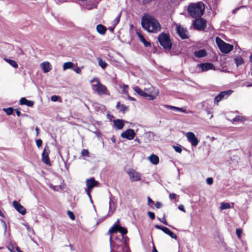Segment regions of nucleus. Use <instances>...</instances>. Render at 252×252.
I'll list each match as a JSON object with an SVG mask.
<instances>
[{
	"mask_svg": "<svg viewBox=\"0 0 252 252\" xmlns=\"http://www.w3.org/2000/svg\"><path fill=\"white\" fill-rule=\"evenodd\" d=\"M142 28L149 32L157 33L159 32L161 27L158 21L154 16L149 14H145L141 19Z\"/></svg>",
	"mask_w": 252,
	"mask_h": 252,
	"instance_id": "1",
	"label": "nucleus"
},
{
	"mask_svg": "<svg viewBox=\"0 0 252 252\" xmlns=\"http://www.w3.org/2000/svg\"><path fill=\"white\" fill-rule=\"evenodd\" d=\"M205 6L202 2L195 3H190L188 8V10L190 16L193 18L201 17L204 10Z\"/></svg>",
	"mask_w": 252,
	"mask_h": 252,
	"instance_id": "2",
	"label": "nucleus"
},
{
	"mask_svg": "<svg viewBox=\"0 0 252 252\" xmlns=\"http://www.w3.org/2000/svg\"><path fill=\"white\" fill-rule=\"evenodd\" d=\"M90 82L92 84V90L99 95L107 94L108 90L106 87L102 85L98 78H94Z\"/></svg>",
	"mask_w": 252,
	"mask_h": 252,
	"instance_id": "3",
	"label": "nucleus"
},
{
	"mask_svg": "<svg viewBox=\"0 0 252 252\" xmlns=\"http://www.w3.org/2000/svg\"><path fill=\"white\" fill-rule=\"evenodd\" d=\"M158 40L160 44L165 49L170 50L172 47V43L171 42L169 34L164 32L160 33L158 37Z\"/></svg>",
	"mask_w": 252,
	"mask_h": 252,
	"instance_id": "4",
	"label": "nucleus"
},
{
	"mask_svg": "<svg viewBox=\"0 0 252 252\" xmlns=\"http://www.w3.org/2000/svg\"><path fill=\"white\" fill-rule=\"evenodd\" d=\"M216 42L220 50L223 53L227 54L233 49V46L232 45L224 42L219 37H216Z\"/></svg>",
	"mask_w": 252,
	"mask_h": 252,
	"instance_id": "5",
	"label": "nucleus"
},
{
	"mask_svg": "<svg viewBox=\"0 0 252 252\" xmlns=\"http://www.w3.org/2000/svg\"><path fill=\"white\" fill-rule=\"evenodd\" d=\"M119 222V220H117L115 224L112 226L110 229H109L108 234L110 236L112 235V234L115 233L117 232H120L122 235H125L127 233V229L123 226H121L118 224Z\"/></svg>",
	"mask_w": 252,
	"mask_h": 252,
	"instance_id": "6",
	"label": "nucleus"
},
{
	"mask_svg": "<svg viewBox=\"0 0 252 252\" xmlns=\"http://www.w3.org/2000/svg\"><path fill=\"white\" fill-rule=\"evenodd\" d=\"M232 90H227L219 93L214 98V104L218 105L221 100L226 99L232 93Z\"/></svg>",
	"mask_w": 252,
	"mask_h": 252,
	"instance_id": "7",
	"label": "nucleus"
},
{
	"mask_svg": "<svg viewBox=\"0 0 252 252\" xmlns=\"http://www.w3.org/2000/svg\"><path fill=\"white\" fill-rule=\"evenodd\" d=\"M109 241L110 244V246L111 249L115 248L116 252H128L129 250L127 247L126 245H125V247L124 248L121 245H119L118 244H113L112 243V236L111 235L109 238Z\"/></svg>",
	"mask_w": 252,
	"mask_h": 252,
	"instance_id": "8",
	"label": "nucleus"
},
{
	"mask_svg": "<svg viewBox=\"0 0 252 252\" xmlns=\"http://www.w3.org/2000/svg\"><path fill=\"white\" fill-rule=\"evenodd\" d=\"M98 183L95 181L94 179V178H92L90 179H87L86 180V185L87 186V189H86V192L89 196V197L91 198V201L92 202L93 201L91 199V191L92 190V189L95 187L97 186Z\"/></svg>",
	"mask_w": 252,
	"mask_h": 252,
	"instance_id": "9",
	"label": "nucleus"
},
{
	"mask_svg": "<svg viewBox=\"0 0 252 252\" xmlns=\"http://www.w3.org/2000/svg\"><path fill=\"white\" fill-rule=\"evenodd\" d=\"M194 28L198 30H203L206 27V21L204 19L199 18L193 21Z\"/></svg>",
	"mask_w": 252,
	"mask_h": 252,
	"instance_id": "10",
	"label": "nucleus"
},
{
	"mask_svg": "<svg viewBox=\"0 0 252 252\" xmlns=\"http://www.w3.org/2000/svg\"><path fill=\"white\" fill-rule=\"evenodd\" d=\"M127 173L128 174L130 180L131 182L138 181L141 179V174L134 169H128Z\"/></svg>",
	"mask_w": 252,
	"mask_h": 252,
	"instance_id": "11",
	"label": "nucleus"
},
{
	"mask_svg": "<svg viewBox=\"0 0 252 252\" xmlns=\"http://www.w3.org/2000/svg\"><path fill=\"white\" fill-rule=\"evenodd\" d=\"M136 133L132 129H127L122 132L121 134V137L122 138H125L129 140L133 139Z\"/></svg>",
	"mask_w": 252,
	"mask_h": 252,
	"instance_id": "12",
	"label": "nucleus"
},
{
	"mask_svg": "<svg viewBox=\"0 0 252 252\" xmlns=\"http://www.w3.org/2000/svg\"><path fill=\"white\" fill-rule=\"evenodd\" d=\"M50 152L49 147L46 146L42 153V161L47 165H51V162L49 158Z\"/></svg>",
	"mask_w": 252,
	"mask_h": 252,
	"instance_id": "13",
	"label": "nucleus"
},
{
	"mask_svg": "<svg viewBox=\"0 0 252 252\" xmlns=\"http://www.w3.org/2000/svg\"><path fill=\"white\" fill-rule=\"evenodd\" d=\"M188 140L191 143L193 146H196L198 143V140L195 137V134L192 132H188L186 134Z\"/></svg>",
	"mask_w": 252,
	"mask_h": 252,
	"instance_id": "14",
	"label": "nucleus"
},
{
	"mask_svg": "<svg viewBox=\"0 0 252 252\" xmlns=\"http://www.w3.org/2000/svg\"><path fill=\"white\" fill-rule=\"evenodd\" d=\"M197 66L201 70V71H206L209 70L215 69L214 65L209 63L198 64Z\"/></svg>",
	"mask_w": 252,
	"mask_h": 252,
	"instance_id": "15",
	"label": "nucleus"
},
{
	"mask_svg": "<svg viewBox=\"0 0 252 252\" xmlns=\"http://www.w3.org/2000/svg\"><path fill=\"white\" fill-rule=\"evenodd\" d=\"M12 204L14 208L21 215H24L26 213V208L18 201H14Z\"/></svg>",
	"mask_w": 252,
	"mask_h": 252,
	"instance_id": "16",
	"label": "nucleus"
},
{
	"mask_svg": "<svg viewBox=\"0 0 252 252\" xmlns=\"http://www.w3.org/2000/svg\"><path fill=\"white\" fill-rule=\"evenodd\" d=\"M177 31L179 35L182 39H186L188 38V32L186 29H184L180 26H177Z\"/></svg>",
	"mask_w": 252,
	"mask_h": 252,
	"instance_id": "17",
	"label": "nucleus"
},
{
	"mask_svg": "<svg viewBox=\"0 0 252 252\" xmlns=\"http://www.w3.org/2000/svg\"><path fill=\"white\" fill-rule=\"evenodd\" d=\"M41 67L44 73H47L52 69V65L48 62H44L40 64Z\"/></svg>",
	"mask_w": 252,
	"mask_h": 252,
	"instance_id": "18",
	"label": "nucleus"
},
{
	"mask_svg": "<svg viewBox=\"0 0 252 252\" xmlns=\"http://www.w3.org/2000/svg\"><path fill=\"white\" fill-rule=\"evenodd\" d=\"M115 126L118 129H122L124 126V121L120 119H117L114 121Z\"/></svg>",
	"mask_w": 252,
	"mask_h": 252,
	"instance_id": "19",
	"label": "nucleus"
},
{
	"mask_svg": "<svg viewBox=\"0 0 252 252\" xmlns=\"http://www.w3.org/2000/svg\"><path fill=\"white\" fill-rule=\"evenodd\" d=\"M19 103L21 105H26L30 107L32 106L34 104L33 101L29 100L25 97L21 98L20 100Z\"/></svg>",
	"mask_w": 252,
	"mask_h": 252,
	"instance_id": "20",
	"label": "nucleus"
},
{
	"mask_svg": "<svg viewBox=\"0 0 252 252\" xmlns=\"http://www.w3.org/2000/svg\"><path fill=\"white\" fill-rule=\"evenodd\" d=\"M148 159L152 163L155 165H157L159 163V158L156 155H151L149 157Z\"/></svg>",
	"mask_w": 252,
	"mask_h": 252,
	"instance_id": "21",
	"label": "nucleus"
},
{
	"mask_svg": "<svg viewBox=\"0 0 252 252\" xmlns=\"http://www.w3.org/2000/svg\"><path fill=\"white\" fill-rule=\"evenodd\" d=\"M136 34L140 41L144 44L145 46L148 47L151 45V43L146 40L144 37L142 35L140 32H136Z\"/></svg>",
	"mask_w": 252,
	"mask_h": 252,
	"instance_id": "22",
	"label": "nucleus"
},
{
	"mask_svg": "<svg viewBox=\"0 0 252 252\" xmlns=\"http://www.w3.org/2000/svg\"><path fill=\"white\" fill-rule=\"evenodd\" d=\"M107 29L102 25L99 24L96 26V31L100 34L103 35L105 33Z\"/></svg>",
	"mask_w": 252,
	"mask_h": 252,
	"instance_id": "23",
	"label": "nucleus"
},
{
	"mask_svg": "<svg viewBox=\"0 0 252 252\" xmlns=\"http://www.w3.org/2000/svg\"><path fill=\"white\" fill-rule=\"evenodd\" d=\"M133 90L135 92H136L138 94L141 96L146 97L148 95V94L146 93L145 91H142L139 87L138 86H135L133 88Z\"/></svg>",
	"mask_w": 252,
	"mask_h": 252,
	"instance_id": "24",
	"label": "nucleus"
},
{
	"mask_svg": "<svg viewBox=\"0 0 252 252\" xmlns=\"http://www.w3.org/2000/svg\"><path fill=\"white\" fill-rule=\"evenodd\" d=\"M117 109H120L121 111L124 113L126 111L128 110V107L120 103V102H118L116 105Z\"/></svg>",
	"mask_w": 252,
	"mask_h": 252,
	"instance_id": "25",
	"label": "nucleus"
},
{
	"mask_svg": "<svg viewBox=\"0 0 252 252\" xmlns=\"http://www.w3.org/2000/svg\"><path fill=\"white\" fill-rule=\"evenodd\" d=\"M195 57L198 58H202L205 57L206 55V52L205 50H200L198 51H196L194 53Z\"/></svg>",
	"mask_w": 252,
	"mask_h": 252,
	"instance_id": "26",
	"label": "nucleus"
},
{
	"mask_svg": "<svg viewBox=\"0 0 252 252\" xmlns=\"http://www.w3.org/2000/svg\"><path fill=\"white\" fill-rule=\"evenodd\" d=\"M231 207L230 204L228 202H221L220 203V209L221 210L229 209Z\"/></svg>",
	"mask_w": 252,
	"mask_h": 252,
	"instance_id": "27",
	"label": "nucleus"
},
{
	"mask_svg": "<svg viewBox=\"0 0 252 252\" xmlns=\"http://www.w3.org/2000/svg\"><path fill=\"white\" fill-rule=\"evenodd\" d=\"M159 92L158 90L156 91L152 94H148L146 97H148L149 100H154L158 94Z\"/></svg>",
	"mask_w": 252,
	"mask_h": 252,
	"instance_id": "28",
	"label": "nucleus"
},
{
	"mask_svg": "<svg viewBox=\"0 0 252 252\" xmlns=\"http://www.w3.org/2000/svg\"><path fill=\"white\" fill-rule=\"evenodd\" d=\"M73 67V63L72 62H66L63 65V69L65 70L67 69H71Z\"/></svg>",
	"mask_w": 252,
	"mask_h": 252,
	"instance_id": "29",
	"label": "nucleus"
},
{
	"mask_svg": "<svg viewBox=\"0 0 252 252\" xmlns=\"http://www.w3.org/2000/svg\"><path fill=\"white\" fill-rule=\"evenodd\" d=\"M5 60L13 67L16 68L18 67V64L15 61L7 59H5Z\"/></svg>",
	"mask_w": 252,
	"mask_h": 252,
	"instance_id": "30",
	"label": "nucleus"
},
{
	"mask_svg": "<svg viewBox=\"0 0 252 252\" xmlns=\"http://www.w3.org/2000/svg\"><path fill=\"white\" fill-rule=\"evenodd\" d=\"M97 60L99 65L101 66L103 69H104L107 66V63L103 61L100 58H98Z\"/></svg>",
	"mask_w": 252,
	"mask_h": 252,
	"instance_id": "31",
	"label": "nucleus"
},
{
	"mask_svg": "<svg viewBox=\"0 0 252 252\" xmlns=\"http://www.w3.org/2000/svg\"><path fill=\"white\" fill-rule=\"evenodd\" d=\"M234 61L237 66L244 63V60L241 57L235 58L234 59Z\"/></svg>",
	"mask_w": 252,
	"mask_h": 252,
	"instance_id": "32",
	"label": "nucleus"
},
{
	"mask_svg": "<svg viewBox=\"0 0 252 252\" xmlns=\"http://www.w3.org/2000/svg\"><path fill=\"white\" fill-rule=\"evenodd\" d=\"M245 120V119L244 117L240 116H237L233 119L232 123L235 124V122H243Z\"/></svg>",
	"mask_w": 252,
	"mask_h": 252,
	"instance_id": "33",
	"label": "nucleus"
},
{
	"mask_svg": "<svg viewBox=\"0 0 252 252\" xmlns=\"http://www.w3.org/2000/svg\"><path fill=\"white\" fill-rule=\"evenodd\" d=\"M120 87L122 89V93L123 94H126L128 93V87L127 85L125 84H123L120 86Z\"/></svg>",
	"mask_w": 252,
	"mask_h": 252,
	"instance_id": "34",
	"label": "nucleus"
},
{
	"mask_svg": "<svg viewBox=\"0 0 252 252\" xmlns=\"http://www.w3.org/2000/svg\"><path fill=\"white\" fill-rule=\"evenodd\" d=\"M13 110L14 109L11 107L3 109V111L8 115H11L13 112Z\"/></svg>",
	"mask_w": 252,
	"mask_h": 252,
	"instance_id": "35",
	"label": "nucleus"
},
{
	"mask_svg": "<svg viewBox=\"0 0 252 252\" xmlns=\"http://www.w3.org/2000/svg\"><path fill=\"white\" fill-rule=\"evenodd\" d=\"M172 110L178 111L181 112H184V113H185L186 111L185 108H183V107L180 108V107H177L175 106H173Z\"/></svg>",
	"mask_w": 252,
	"mask_h": 252,
	"instance_id": "36",
	"label": "nucleus"
},
{
	"mask_svg": "<svg viewBox=\"0 0 252 252\" xmlns=\"http://www.w3.org/2000/svg\"><path fill=\"white\" fill-rule=\"evenodd\" d=\"M156 90H154V88L153 87H151V88H148V89H146L145 90V91H146V93H147L148 94H153V93Z\"/></svg>",
	"mask_w": 252,
	"mask_h": 252,
	"instance_id": "37",
	"label": "nucleus"
},
{
	"mask_svg": "<svg viewBox=\"0 0 252 252\" xmlns=\"http://www.w3.org/2000/svg\"><path fill=\"white\" fill-rule=\"evenodd\" d=\"M67 215L71 220H74L75 216L72 212H71L70 211H68Z\"/></svg>",
	"mask_w": 252,
	"mask_h": 252,
	"instance_id": "38",
	"label": "nucleus"
},
{
	"mask_svg": "<svg viewBox=\"0 0 252 252\" xmlns=\"http://www.w3.org/2000/svg\"><path fill=\"white\" fill-rule=\"evenodd\" d=\"M158 220L160 222H162L164 224H165L166 225H168V223L167 222V221L165 220V217L164 214L163 215V217L162 218H158Z\"/></svg>",
	"mask_w": 252,
	"mask_h": 252,
	"instance_id": "39",
	"label": "nucleus"
},
{
	"mask_svg": "<svg viewBox=\"0 0 252 252\" xmlns=\"http://www.w3.org/2000/svg\"><path fill=\"white\" fill-rule=\"evenodd\" d=\"M173 147L175 151L179 153H181L182 151V148L179 146H173Z\"/></svg>",
	"mask_w": 252,
	"mask_h": 252,
	"instance_id": "40",
	"label": "nucleus"
},
{
	"mask_svg": "<svg viewBox=\"0 0 252 252\" xmlns=\"http://www.w3.org/2000/svg\"><path fill=\"white\" fill-rule=\"evenodd\" d=\"M0 221L4 227V234H5L7 230V225L6 224V222L3 220H0Z\"/></svg>",
	"mask_w": 252,
	"mask_h": 252,
	"instance_id": "41",
	"label": "nucleus"
},
{
	"mask_svg": "<svg viewBox=\"0 0 252 252\" xmlns=\"http://www.w3.org/2000/svg\"><path fill=\"white\" fill-rule=\"evenodd\" d=\"M89 154V151L87 149H83L81 152V154L83 156H88Z\"/></svg>",
	"mask_w": 252,
	"mask_h": 252,
	"instance_id": "42",
	"label": "nucleus"
},
{
	"mask_svg": "<svg viewBox=\"0 0 252 252\" xmlns=\"http://www.w3.org/2000/svg\"><path fill=\"white\" fill-rule=\"evenodd\" d=\"M120 17L121 14L120 13L114 21L115 25H116L119 22Z\"/></svg>",
	"mask_w": 252,
	"mask_h": 252,
	"instance_id": "43",
	"label": "nucleus"
},
{
	"mask_svg": "<svg viewBox=\"0 0 252 252\" xmlns=\"http://www.w3.org/2000/svg\"><path fill=\"white\" fill-rule=\"evenodd\" d=\"M59 96L56 95H52L51 97V100L53 102H56L59 99Z\"/></svg>",
	"mask_w": 252,
	"mask_h": 252,
	"instance_id": "44",
	"label": "nucleus"
},
{
	"mask_svg": "<svg viewBox=\"0 0 252 252\" xmlns=\"http://www.w3.org/2000/svg\"><path fill=\"white\" fill-rule=\"evenodd\" d=\"M148 215L152 220H154L155 218V214L152 212H148Z\"/></svg>",
	"mask_w": 252,
	"mask_h": 252,
	"instance_id": "45",
	"label": "nucleus"
},
{
	"mask_svg": "<svg viewBox=\"0 0 252 252\" xmlns=\"http://www.w3.org/2000/svg\"><path fill=\"white\" fill-rule=\"evenodd\" d=\"M236 233L238 237L240 238L241 237V234L242 233V231L240 229H237L236 230Z\"/></svg>",
	"mask_w": 252,
	"mask_h": 252,
	"instance_id": "46",
	"label": "nucleus"
},
{
	"mask_svg": "<svg viewBox=\"0 0 252 252\" xmlns=\"http://www.w3.org/2000/svg\"><path fill=\"white\" fill-rule=\"evenodd\" d=\"M206 182L208 185H212L213 183V178L211 177L208 178L206 179Z\"/></svg>",
	"mask_w": 252,
	"mask_h": 252,
	"instance_id": "47",
	"label": "nucleus"
},
{
	"mask_svg": "<svg viewBox=\"0 0 252 252\" xmlns=\"http://www.w3.org/2000/svg\"><path fill=\"white\" fill-rule=\"evenodd\" d=\"M36 144L38 148H40L42 144V141L41 139H38L36 141Z\"/></svg>",
	"mask_w": 252,
	"mask_h": 252,
	"instance_id": "48",
	"label": "nucleus"
},
{
	"mask_svg": "<svg viewBox=\"0 0 252 252\" xmlns=\"http://www.w3.org/2000/svg\"><path fill=\"white\" fill-rule=\"evenodd\" d=\"M162 231L167 234H169L171 231L167 227H164Z\"/></svg>",
	"mask_w": 252,
	"mask_h": 252,
	"instance_id": "49",
	"label": "nucleus"
},
{
	"mask_svg": "<svg viewBox=\"0 0 252 252\" xmlns=\"http://www.w3.org/2000/svg\"><path fill=\"white\" fill-rule=\"evenodd\" d=\"M168 235H169L172 238H173V239H177V236L175 234H174L173 232H172V231H171L169 234H168Z\"/></svg>",
	"mask_w": 252,
	"mask_h": 252,
	"instance_id": "50",
	"label": "nucleus"
},
{
	"mask_svg": "<svg viewBox=\"0 0 252 252\" xmlns=\"http://www.w3.org/2000/svg\"><path fill=\"white\" fill-rule=\"evenodd\" d=\"M177 195L176 194L174 193H170L169 194V198L171 199V200H172L173 199H175L176 198Z\"/></svg>",
	"mask_w": 252,
	"mask_h": 252,
	"instance_id": "51",
	"label": "nucleus"
},
{
	"mask_svg": "<svg viewBox=\"0 0 252 252\" xmlns=\"http://www.w3.org/2000/svg\"><path fill=\"white\" fill-rule=\"evenodd\" d=\"M50 188L51 189H52L54 190H58L59 187H58V186H53L52 185H50Z\"/></svg>",
	"mask_w": 252,
	"mask_h": 252,
	"instance_id": "52",
	"label": "nucleus"
},
{
	"mask_svg": "<svg viewBox=\"0 0 252 252\" xmlns=\"http://www.w3.org/2000/svg\"><path fill=\"white\" fill-rule=\"evenodd\" d=\"M74 71L77 73H80L81 72V68L80 67H78L77 68H75L74 69Z\"/></svg>",
	"mask_w": 252,
	"mask_h": 252,
	"instance_id": "53",
	"label": "nucleus"
},
{
	"mask_svg": "<svg viewBox=\"0 0 252 252\" xmlns=\"http://www.w3.org/2000/svg\"><path fill=\"white\" fill-rule=\"evenodd\" d=\"M154 202L150 198V197H148V204L149 206H151V204H154Z\"/></svg>",
	"mask_w": 252,
	"mask_h": 252,
	"instance_id": "54",
	"label": "nucleus"
},
{
	"mask_svg": "<svg viewBox=\"0 0 252 252\" xmlns=\"http://www.w3.org/2000/svg\"><path fill=\"white\" fill-rule=\"evenodd\" d=\"M162 204L160 202H157L155 204V206L157 208H159L161 207Z\"/></svg>",
	"mask_w": 252,
	"mask_h": 252,
	"instance_id": "55",
	"label": "nucleus"
},
{
	"mask_svg": "<svg viewBox=\"0 0 252 252\" xmlns=\"http://www.w3.org/2000/svg\"><path fill=\"white\" fill-rule=\"evenodd\" d=\"M178 208L180 210L183 211L184 212H185V210L184 209V207L183 205H180L178 207Z\"/></svg>",
	"mask_w": 252,
	"mask_h": 252,
	"instance_id": "56",
	"label": "nucleus"
},
{
	"mask_svg": "<svg viewBox=\"0 0 252 252\" xmlns=\"http://www.w3.org/2000/svg\"><path fill=\"white\" fill-rule=\"evenodd\" d=\"M164 226H160V225H155V227L158 229H160V230H161L162 231L163 228H164Z\"/></svg>",
	"mask_w": 252,
	"mask_h": 252,
	"instance_id": "57",
	"label": "nucleus"
},
{
	"mask_svg": "<svg viewBox=\"0 0 252 252\" xmlns=\"http://www.w3.org/2000/svg\"><path fill=\"white\" fill-rule=\"evenodd\" d=\"M24 225L26 227L27 230L29 231H31L32 230L31 228L28 225V224H24Z\"/></svg>",
	"mask_w": 252,
	"mask_h": 252,
	"instance_id": "58",
	"label": "nucleus"
},
{
	"mask_svg": "<svg viewBox=\"0 0 252 252\" xmlns=\"http://www.w3.org/2000/svg\"><path fill=\"white\" fill-rule=\"evenodd\" d=\"M16 113L18 116H20L21 115V112L19 110L16 109Z\"/></svg>",
	"mask_w": 252,
	"mask_h": 252,
	"instance_id": "59",
	"label": "nucleus"
},
{
	"mask_svg": "<svg viewBox=\"0 0 252 252\" xmlns=\"http://www.w3.org/2000/svg\"><path fill=\"white\" fill-rule=\"evenodd\" d=\"M164 107L172 110L173 106L169 105H164Z\"/></svg>",
	"mask_w": 252,
	"mask_h": 252,
	"instance_id": "60",
	"label": "nucleus"
},
{
	"mask_svg": "<svg viewBox=\"0 0 252 252\" xmlns=\"http://www.w3.org/2000/svg\"><path fill=\"white\" fill-rule=\"evenodd\" d=\"M128 99L130 100H132V101H134L135 99L134 98L130 96H128Z\"/></svg>",
	"mask_w": 252,
	"mask_h": 252,
	"instance_id": "61",
	"label": "nucleus"
},
{
	"mask_svg": "<svg viewBox=\"0 0 252 252\" xmlns=\"http://www.w3.org/2000/svg\"><path fill=\"white\" fill-rule=\"evenodd\" d=\"M35 130H36V136H38V134H39V128L36 127L35 128Z\"/></svg>",
	"mask_w": 252,
	"mask_h": 252,
	"instance_id": "62",
	"label": "nucleus"
},
{
	"mask_svg": "<svg viewBox=\"0 0 252 252\" xmlns=\"http://www.w3.org/2000/svg\"><path fill=\"white\" fill-rule=\"evenodd\" d=\"M153 252H158L154 246H153Z\"/></svg>",
	"mask_w": 252,
	"mask_h": 252,
	"instance_id": "63",
	"label": "nucleus"
},
{
	"mask_svg": "<svg viewBox=\"0 0 252 252\" xmlns=\"http://www.w3.org/2000/svg\"><path fill=\"white\" fill-rule=\"evenodd\" d=\"M111 140L113 143L116 142V139L114 137H112Z\"/></svg>",
	"mask_w": 252,
	"mask_h": 252,
	"instance_id": "64",
	"label": "nucleus"
}]
</instances>
